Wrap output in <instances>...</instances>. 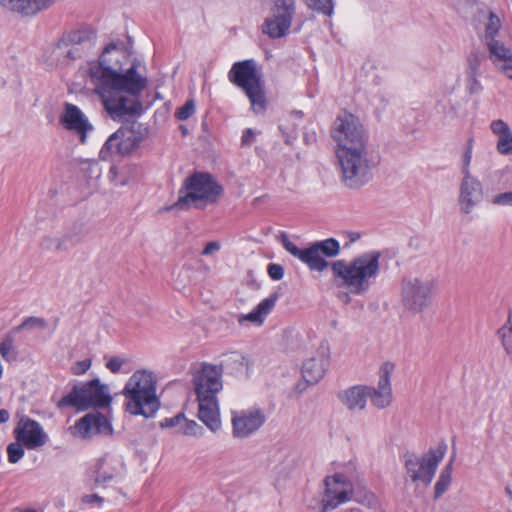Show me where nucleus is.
<instances>
[{
  "mask_svg": "<svg viewBox=\"0 0 512 512\" xmlns=\"http://www.w3.org/2000/svg\"><path fill=\"white\" fill-rule=\"evenodd\" d=\"M114 43L108 44L96 63L90 64L89 75L95 85V93L112 119L139 116L143 111L140 94L146 88L147 79L137 73L132 65L122 73L120 55Z\"/></svg>",
  "mask_w": 512,
  "mask_h": 512,
  "instance_id": "obj_1",
  "label": "nucleus"
},
{
  "mask_svg": "<svg viewBox=\"0 0 512 512\" xmlns=\"http://www.w3.org/2000/svg\"><path fill=\"white\" fill-rule=\"evenodd\" d=\"M331 136L337 144L335 154L345 186L356 189L366 184L371 170L378 164V157L360 119L343 111L333 123Z\"/></svg>",
  "mask_w": 512,
  "mask_h": 512,
  "instance_id": "obj_2",
  "label": "nucleus"
},
{
  "mask_svg": "<svg viewBox=\"0 0 512 512\" xmlns=\"http://www.w3.org/2000/svg\"><path fill=\"white\" fill-rule=\"evenodd\" d=\"M340 243L335 238L316 241L309 246V269L322 272L331 266L337 286L354 295H363L371 287L379 273L380 253H364L350 262L337 260L331 264L324 258L336 257L340 253Z\"/></svg>",
  "mask_w": 512,
  "mask_h": 512,
  "instance_id": "obj_3",
  "label": "nucleus"
},
{
  "mask_svg": "<svg viewBox=\"0 0 512 512\" xmlns=\"http://www.w3.org/2000/svg\"><path fill=\"white\" fill-rule=\"evenodd\" d=\"M198 401V418L213 432L221 428L216 394L222 389L221 372L216 366L204 363L193 377Z\"/></svg>",
  "mask_w": 512,
  "mask_h": 512,
  "instance_id": "obj_4",
  "label": "nucleus"
},
{
  "mask_svg": "<svg viewBox=\"0 0 512 512\" xmlns=\"http://www.w3.org/2000/svg\"><path fill=\"white\" fill-rule=\"evenodd\" d=\"M122 394L126 398V410L133 415L152 417L159 409L156 380L152 372L138 370L125 384Z\"/></svg>",
  "mask_w": 512,
  "mask_h": 512,
  "instance_id": "obj_5",
  "label": "nucleus"
},
{
  "mask_svg": "<svg viewBox=\"0 0 512 512\" xmlns=\"http://www.w3.org/2000/svg\"><path fill=\"white\" fill-rule=\"evenodd\" d=\"M223 193V187L217 183L208 173L196 172L186 178L183 187L179 191L178 200L167 211L174 209L203 208L206 204L218 201Z\"/></svg>",
  "mask_w": 512,
  "mask_h": 512,
  "instance_id": "obj_6",
  "label": "nucleus"
},
{
  "mask_svg": "<svg viewBox=\"0 0 512 512\" xmlns=\"http://www.w3.org/2000/svg\"><path fill=\"white\" fill-rule=\"evenodd\" d=\"M228 78L231 83L241 88L249 98L252 110L263 113L267 108L261 76L257 72L254 60H244L232 65Z\"/></svg>",
  "mask_w": 512,
  "mask_h": 512,
  "instance_id": "obj_7",
  "label": "nucleus"
},
{
  "mask_svg": "<svg viewBox=\"0 0 512 512\" xmlns=\"http://www.w3.org/2000/svg\"><path fill=\"white\" fill-rule=\"evenodd\" d=\"M112 401L107 386L101 384L98 378L86 383L75 384L72 390L57 403L58 408L73 407L84 411L90 407L104 408Z\"/></svg>",
  "mask_w": 512,
  "mask_h": 512,
  "instance_id": "obj_8",
  "label": "nucleus"
},
{
  "mask_svg": "<svg viewBox=\"0 0 512 512\" xmlns=\"http://www.w3.org/2000/svg\"><path fill=\"white\" fill-rule=\"evenodd\" d=\"M437 281L430 277L406 276L401 281V302L408 311L421 313L432 302Z\"/></svg>",
  "mask_w": 512,
  "mask_h": 512,
  "instance_id": "obj_9",
  "label": "nucleus"
},
{
  "mask_svg": "<svg viewBox=\"0 0 512 512\" xmlns=\"http://www.w3.org/2000/svg\"><path fill=\"white\" fill-rule=\"evenodd\" d=\"M446 449L447 445L442 442L436 450L431 449L423 456L405 453L404 465L411 480L428 486L435 475L438 464L444 458Z\"/></svg>",
  "mask_w": 512,
  "mask_h": 512,
  "instance_id": "obj_10",
  "label": "nucleus"
},
{
  "mask_svg": "<svg viewBox=\"0 0 512 512\" xmlns=\"http://www.w3.org/2000/svg\"><path fill=\"white\" fill-rule=\"evenodd\" d=\"M294 14V0H274L271 16L265 19L262 32L272 39L284 37L291 27Z\"/></svg>",
  "mask_w": 512,
  "mask_h": 512,
  "instance_id": "obj_11",
  "label": "nucleus"
},
{
  "mask_svg": "<svg viewBox=\"0 0 512 512\" xmlns=\"http://www.w3.org/2000/svg\"><path fill=\"white\" fill-rule=\"evenodd\" d=\"M325 490L321 501V512L333 510L339 505L349 501L353 494L352 482L342 473L326 476Z\"/></svg>",
  "mask_w": 512,
  "mask_h": 512,
  "instance_id": "obj_12",
  "label": "nucleus"
},
{
  "mask_svg": "<svg viewBox=\"0 0 512 512\" xmlns=\"http://www.w3.org/2000/svg\"><path fill=\"white\" fill-rule=\"evenodd\" d=\"M96 40V32L90 27H81L63 35L59 40L57 48H68L65 57L76 60L82 57L84 49L93 46Z\"/></svg>",
  "mask_w": 512,
  "mask_h": 512,
  "instance_id": "obj_13",
  "label": "nucleus"
},
{
  "mask_svg": "<svg viewBox=\"0 0 512 512\" xmlns=\"http://www.w3.org/2000/svg\"><path fill=\"white\" fill-rule=\"evenodd\" d=\"M232 434L235 438H248L257 432L266 422L262 409L252 407L247 410L232 413Z\"/></svg>",
  "mask_w": 512,
  "mask_h": 512,
  "instance_id": "obj_14",
  "label": "nucleus"
},
{
  "mask_svg": "<svg viewBox=\"0 0 512 512\" xmlns=\"http://www.w3.org/2000/svg\"><path fill=\"white\" fill-rule=\"evenodd\" d=\"M125 471L124 462L115 456L104 455L99 458L91 472L93 488L105 487V484L120 478Z\"/></svg>",
  "mask_w": 512,
  "mask_h": 512,
  "instance_id": "obj_15",
  "label": "nucleus"
},
{
  "mask_svg": "<svg viewBox=\"0 0 512 512\" xmlns=\"http://www.w3.org/2000/svg\"><path fill=\"white\" fill-rule=\"evenodd\" d=\"M14 435L16 440L27 449L44 446L48 439L40 423L26 416L21 417L18 421Z\"/></svg>",
  "mask_w": 512,
  "mask_h": 512,
  "instance_id": "obj_16",
  "label": "nucleus"
},
{
  "mask_svg": "<svg viewBox=\"0 0 512 512\" xmlns=\"http://www.w3.org/2000/svg\"><path fill=\"white\" fill-rule=\"evenodd\" d=\"M60 123L65 129L75 133L82 144L86 143L88 134L94 129L81 109L72 103L65 104Z\"/></svg>",
  "mask_w": 512,
  "mask_h": 512,
  "instance_id": "obj_17",
  "label": "nucleus"
},
{
  "mask_svg": "<svg viewBox=\"0 0 512 512\" xmlns=\"http://www.w3.org/2000/svg\"><path fill=\"white\" fill-rule=\"evenodd\" d=\"M76 433L82 439H89L97 434H112V426L101 413H88L80 418L74 426Z\"/></svg>",
  "mask_w": 512,
  "mask_h": 512,
  "instance_id": "obj_18",
  "label": "nucleus"
},
{
  "mask_svg": "<svg viewBox=\"0 0 512 512\" xmlns=\"http://www.w3.org/2000/svg\"><path fill=\"white\" fill-rule=\"evenodd\" d=\"M483 198V187L481 182L472 175L463 176L459 191L460 210L464 214H470L474 207Z\"/></svg>",
  "mask_w": 512,
  "mask_h": 512,
  "instance_id": "obj_19",
  "label": "nucleus"
},
{
  "mask_svg": "<svg viewBox=\"0 0 512 512\" xmlns=\"http://www.w3.org/2000/svg\"><path fill=\"white\" fill-rule=\"evenodd\" d=\"M367 397L371 404L379 409L389 406L392 402V388L390 383L389 365L385 364L380 370L377 387L366 386Z\"/></svg>",
  "mask_w": 512,
  "mask_h": 512,
  "instance_id": "obj_20",
  "label": "nucleus"
},
{
  "mask_svg": "<svg viewBox=\"0 0 512 512\" xmlns=\"http://www.w3.org/2000/svg\"><path fill=\"white\" fill-rule=\"evenodd\" d=\"M488 50V58L496 69L512 80V52L499 40H491L485 43Z\"/></svg>",
  "mask_w": 512,
  "mask_h": 512,
  "instance_id": "obj_21",
  "label": "nucleus"
},
{
  "mask_svg": "<svg viewBox=\"0 0 512 512\" xmlns=\"http://www.w3.org/2000/svg\"><path fill=\"white\" fill-rule=\"evenodd\" d=\"M222 373L225 370L227 373L235 376H248L251 362L248 357L238 351H231L221 355L219 366L215 365Z\"/></svg>",
  "mask_w": 512,
  "mask_h": 512,
  "instance_id": "obj_22",
  "label": "nucleus"
},
{
  "mask_svg": "<svg viewBox=\"0 0 512 512\" xmlns=\"http://www.w3.org/2000/svg\"><path fill=\"white\" fill-rule=\"evenodd\" d=\"M55 2L56 0H0V5L23 16H34Z\"/></svg>",
  "mask_w": 512,
  "mask_h": 512,
  "instance_id": "obj_23",
  "label": "nucleus"
},
{
  "mask_svg": "<svg viewBox=\"0 0 512 512\" xmlns=\"http://www.w3.org/2000/svg\"><path fill=\"white\" fill-rule=\"evenodd\" d=\"M329 365V357L323 350L316 356L307 359L302 366V376L308 384L319 382Z\"/></svg>",
  "mask_w": 512,
  "mask_h": 512,
  "instance_id": "obj_24",
  "label": "nucleus"
},
{
  "mask_svg": "<svg viewBox=\"0 0 512 512\" xmlns=\"http://www.w3.org/2000/svg\"><path fill=\"white\" fill-rule=\"evenodd\" d=\"M339 399L351 411L363 410L366 406V386H353L339 393Z\"/></svg>",
  "mask_w": 512,
  "mask_h": 512,
  "instance_id": "obj_25",
  "label": "nucleus"
},
{
  "mask_svg": "<svg viewBox=\"0 0 512 512\" xmlns=\"http://www.w3.org/2000/svg\"><path fill=\"white\" fill-rule=\"evenodd\" d=\"M278 298L279 296L277 293L271 294L269 297L263 299L253 311L246 315H242L239 322L246 320L254 323H263L266 316L275 307Z\"/></svg>",
  "mask_w": 512,
  "mask_h": 512,
  "instance_id": "obj_26",
  "label": "nucleus"
},
{
  "mask_svg": "<svg viewBox=\"0 0 512 512\" xmlns=\"http://www.w3.org/2000/svg\"><path fill=\"white\" fill-rule=\"evenodd\" d=\"M122 131H116L111 134L108 139L103 144L101 150L99 151V158L103 161H110L115 156H125L122 139L120 137Z\"/></svg>",
  "mask_w": 512,
  "mask_h": 512,
  "instance_id": "obj_27",
  "label": "nucleus"
},
{
  "mask_svg": "<svg viewBox=\"0 0 512 512\" xmlns=\"http://www.w3.org/2000/svg\"><path fill=\"white\" fill-rule=\"evenodd\" d=\"M118 131H122L120 137L126 155L134 151L144 140L145 134L141 130V126L121 127Z\"/></svg>",
  "mask_w": 512,
  "mask_h": 512,
  "instance_id": "obj_28",
  "label": "nucleus"
},
{
  "mask_svg": "<svg viewBox=\"0 0 512 512\" xmlns=\"http://www.w3.org/2000/svg\"><path fill=\"white\" fill-rule=\"evenodd\" d=\"M497 334L501 339L502 346L512 362V316L509 315L506 323L498 329Z\"/></svg>",
  "mask_w": 512,
  "mask_h": 512,
  "instance_id": "obj_29",
  "label": "nucleus"
},
{
  "mask_svg": "<svg viewBox=\"0 0 512 512\" xmlns=\"http://www.w3.org/2000/svg\"><path fill=\"white\" fill-rule=\"evenodd\" d=\"M452 461L451 459L446 467L441 471L439 478L435 484L434 497L437 499L441 497L451 484V473H452Z\"/></svg>",
  "mask_w": 512,
  "mask_h": 512,
  "instance_id": "obj_30",
  "label": "nucleus"
},
{
  "mask_svg": "<svg viewBox=\"0 0 512 512\" xmlns=\"http://www.w3.org/2000/svg\"><path fill=\"white\" fill-rule=\"evenodd\" d=\"M281 243L292 256L298 258L302 263L309 267V247L305 249L298 248L292 241L289 240L286 234L281 235Z\"/></svg>",
  "mask_w": 512,
  "mask_h": 512,
  "instance_id": "obj_31",
  "label": "nucleus"
},
{
  "mask_svg": "<svg viewBox=\"0 0 512 512\" xmlns=\"http://www.w3.org/2000/svg\"><path fill=\"white\" fill-rule=\"evenodd\" d=\"M0 355L5 361H16L18 357V352L14 346L13 332H10L7 335H5L3 340L0 342Z\"/></svg>",
  "mask_w": 512,
  "mask_h": 512,
  "instance_id": "obj_32",
  "label": "nucleus"
},
{
  "mask_svg": "<svg viewBox=\"0 0 512 512\" xmlns=\"http://www.w3.org/2000/svg\"><path fill=\"white\" fill-rule=\"evenodd\" d=\"M40 247L44 251L62 252L68 250L65 239L62 236H44L40 241Z\"/></svg>",
  "mask_w": 512,
  "mask_h": 512,
  "instance_id": "obj_33",
  "label": "nucleus"
},
{
  "mask_svg": "<svg viewBox=\"0 0 512 512\" xmlns=\"http://www.w3.org/2000/svg\"><path fill=\"white\" fill-rule=\"evenodd\" d=\"M178 433L185 436L200 437L204 434V429L194 420H189L183 415Z\"/></svg>",
  "mask_w": 512,
  "mask_h": 512,
  "instance_id": "obj_34",
  "label": "nucleus"
},
{
  "mask_svg": "<svg viewBox=\"0 0 512 512\" xmlns=\"http://www.w3.org/2000/svg\"><path fill=\"white\" fill-rule=\"evenodd\" d=\"M501 22L498 16L490 12L488 21L485 24L484 42L488 43L491 40H497L495 37L499 32Z\"/></svg>",
  "mask_w": 512,
  "mask_h": 512,
  "instance_id": "obj_35",
  "label": "nucleus"
},
{
  "mask_svg": "<svg viewBox=\"0 0 512 512\" xmlns=\"http://www.w3.org/2000/svg\"><path fill=\"white\" fill-rule=\"evenodd\" d=\"M487 55L485 52L472 51L467 58V69L468 73L480 74V67L486 61Z\"/></svg>",
  "mask_w": 512,
  "mask_h": 512,
  "instance_id": "obj_36",
  "label": "nucleus"
},
{
  "mask_svg": "<svg viewBox=\"0 0 512 512\" xmlns=\"http://www.w3.org/2000/svg\"><path fill=\"white\" fill-rule=\"evenodd\" d=\"M306 5L309 9L329 17L334 12L333 0H306Z\"/></svg>",
  "mask_w": 512,
  "mask_h": 512,
  "instance_id": "obj_37",
  "label": "nucleus"
},
{
  "mask_svg": "<svg viewBox=\"0 0 512 512\" xmlns=\"http://www.w3.org/2000/svg\"><path fill=\"white\" fill-rule=\"evenodd\" d=\"M47 322L45 319L40 317H28L19 326H17L13 332H19L24 329H46Z\"/></svg>",
  "mask_w": 512,
  "mask_h": 512,
  "instance_id": "obj_38",
  "label": "nucleus"
},
{
  "mask_svg": "<svg viewBox=\"0 0 512 512\" xmlns=\"http://www.w3.org/2000/svg\"><path fill=\"white\" fill-rule=\"evenodd\" d=\"M22 445V443L16 440V442L10 443L7 446L8 461L10 463L15 464L24 456L25 451Z\"/></svg>",
  "mask_w": 512,
  "mask_h": 512,
  "instance_id": "obj_39",
  "label": "nucleus"
},
{
  "mask_svg": "<svg viewBox=\"0 0 512 512\" xmlns=\"http://www.w3.org/2000/svg\"><path fill=\"white\" fill-rule=\"evenodd\" d=\"M497 150L502 155L512 154V131L498 137Z\"/></svg>",
  "mask_w": 512,
  "mask_h": 512,
  "instance_id": "obj_40",
  "label": "nucleus"
},
{
  "mask_svg": "<svg viewBox=\"0 0 512 512\" xmlns=\"http://www.w3.org/2000/svg\"><path fill=\"white\" fill-rule=\"evenodd\" d=\"M472 150H473V139L470 138L467 142L466 149L462 156V168L461 172L463 176H469L470 173V163L472 160Z\"/></svg>",
  "mask_w": 512,
  "mask_h": 512,
  "instance_id": "obj_41",
  "label": "nucleus"
},
{
  "mask_svg": "<svg viewBox=\"0 0 512 512\" xmlns=\"http://www.w3.org/2000/svg\"><path fill=\"white\" fill-rule=\"evenodd\" d=\"M195 112V103L194 100L189 99L185 102V104L180 107L175 115L178 120L184 121L191 117Z\"/></svg>",
  "mask_w": 512,
  "mask_h": 512,
  "instance_id": "obj_42",
  "label": "nucleus"
},
{
  "mask_svg": "<svg viewBox=\"0 0 512 512\" xmlns=\"http://www.w3.org/2000/svg\"><path fill=\"white\" fill-rule=\"evenodd\" d=\"M62 237L65 239V245H68V247L82 242L84 238L81 229L78 227H74L72 230L63 234Z\"/></svg>",
  "mask_w": 512,
  "mask_h": 512,
  "instance_id": "obj_43",
  "label": "nucleus"
},
{
  "mask_svg": "<svg viewBox=\"0 0 512 512\" xmlns=\"http://www.w3.org/2000/svg\"><path fill=\"white\" fill-rule=\"evenodd\" d=\"M479 75L466 72V89L470 94H476L482 90V85L478 80Z\"/></svg>",
  "mask_w": 512,
  "mask_h": 512,
  "instance_id": "obj_44",
  "label": "nucleus"
},
{
  "mask_svg": "<svg viewBox=\"0 0 512 512\" xmlns=\"http://www.w3.org/2000/svg\"><path fill=\"white\" fill-rule=\"evenodd\" d=\"M104 498L97 493L85 494L81 497V503L91 508H101Z\"/></svg>",
  "mask_w": 512,
  "mask_h": 512,
  "instance_id": "obj_45",
  "label": "nucleus"
},
{
  "mask_svg": "<svg viewBox=\"0 0 512 512\" xmlns=\"http://www.w3.org/2000/svg\"><path fill=\"white\" fill-rule=\"evenodd\" d=\"M491 131L498 137L511 131L508 124L501 119L493 120L490 124Z\"/></svg>",
  "mask_w": 512,
  "mask_h": 512,
  "instance_id": "obj_46",
  "label": "nucleus"
},
{
  "mask_svg": "<svg viewBox=\"0 0 512 512\" xmlns=\"http://www.w3.org/2000/svg\"><path fill=\"white\" fill-rule=\"evenodd\" d=\"M492 203L499 206H512V191L495 195L492 198Z\"/></svg>",
  "mask_w": 512,
  "mask_h": 512,
  "instance_id": "obj_47",
  "label": "nucleus"
},
{
  "mask_svg": "<svg viewBox=\"0 0 512 512\" xmlns=\"http://www.w3.org/2000/svg\"><path fill=\"white\" fill-rule=\"evenodd\" d=\"M183 415H184L183 413H178L177 415H175L173 417L165 418L164 420H162L160 422V427L162 429L175 427L178 430L180 427V423L183 419Z\"/></svg>",
  "mask_w": 512,
  "mask_h": 512,
  "instance_id": "obj_48",
  "label": "nucleus"
},
{
  "mask_svg": "<svg viewBox=\"0 0 512 512\" xmlns=\"http://www.w3.org/2000/svg\"><path fill=\"white\" fill-rule=\"evenodd\" d=\"M268 275L273 280H280L284 276V268L280 264L271 263L267 268Z\"/></svg>",
  "mask_w": 512,
  "mask_h": 512,
  "instance_id": "obj_49",
  "label": "nucleus"
},
{
  "mask_svg": "<svg viewBox=\"0 0 512 512\" xmlns=\"http://www.w3.org/2000/svg\"><path fill=\"white\" fill-rule=\"evenodd\" d=\"M90 366H91L90 359H84L81 361H77L71 367V372L74 375H81V374H84L90 368Z\"/></svg>",
  "mask_w": 512,
  "mask_h": 512,
  "instance_id": "obj_50",
  "label": "nucleus"
},
{
  "mask_svg": "<svg viewBox=\"0 0 512 512\" xmlns=\"http://www.w3.org/2000/svg\"><path fill=\"white\" fill-rule=\"evenodd\" d=\"M124 364V361L120 359L119 357H111L107 363L106 367L112 372V373H118Z\"/></svg>",
  "mask_w": 512,
  "mask_h": 512,
  "instance_id": "obj_51",
  "label": "nucleus"
},
{
  "mask_svg": "<svg viewBox=\"0 0 512 512\" xmlns=\"http://www.w3.org/2000/svg\"><path fill=\"white\" fill-rule=\"evenodd\" d=\"M254 140H255L254 131L251 128L246 129L241 137L242 145L249 146L254 142Z\"/></svg>",
  "mask_w": 512,
  "mask_h": 512,
  "instance_id": "obj_52",
  "label": "nucleus"
},
{
  "mask_svg": "<svg viewBox=\"0 0 512 512\" xmlns=\"http://www.w3.org/2000/svg\"><path fill=\"white\" fill-rule=\"evenodd\" d=\"M220 243L217 241L208 242L202 251V255H211L220 250Z\"/></svg>",
  "mask_w": 512,
  "mask_h": 512,
  "instance_id": "obj_53",
  "label": "nucleus"
},
{
  "mask_svg": "<svg viewBox=\"0 0 512 512\" xmlns=\"http://www.w3.org/2000/svg\"><path fill=\"white\" fill-rule=\"evenodd\" d=\"M9 419V412L5 409H0V424L7 422Z\"/></svg>",
  "mask_w": 512,
  "mask_h": 512,
  "instance_id": "obj_54",
  "label": "nucleus"
},
{
  "mask_svg": "<svg viewBox=\"0 0 512 512\" xmlns=\"http://www.w3.org/2000/svg\"><path fill=\"white\" fill-rule=\"evenodd\" d=\"M340 299L344 301L345 303H349L351 298L348 293H342L339 295Z\"/></svg>",
  "mask_w": 512,
  "mask_h": 512,
  "instance_id": "obj_55",
  "label": "nucleus"
},
{
  "mask_svg": "<svg viewBox=\"0 0 512 512\" xmlns=\"http://www.w3.org/2000/svg\"><path fill=\"white\" fill-rule=\"evenodd\" d=\"M18 512H37L34 509L19 510Z\"/></svg>",
  "mask_w": 512,
  "mask_h": 512,
  "instance_id": "obj_56",
  "label": "nucleus"
},
{
  "mask_svg": "<svg viewBox=\"0 0 512 512\" xmlns=\"http://www.w3.org/2000/svg\"><path fill=\"white\" fill-rule=\"evenodd\" d=\"M506 492L510 497L512 496V492L509 487L506 488Z\"/></svg>",
  "mask_w": 512,
  "mask_h": 512,
  "instance_id": "obj_57",
  "label": "nucleus"
},
{
  "mask_svg": "<svg viewBox=\"0 0 512 512\" xmlns=\"http://www.w3.org/2000/svg\"><path fill=\"white\" fill-rule=\"evenodd\" d=\"M358 238H359V235L357 234V235L353 236V237L351 238V240H352V241H354L355 239H358Z\"/></svg>",
  "mask_w": 512,
  "mask_h": 512,
  "instance_id": "obj_58",
  "label": "nucleus"
},
{
  "mask_svg": "<svg viewBox=\"0 0 512 512\" xmlns=\"http://www.w3.org/2000/svg\"><path fill=\"white\" fill-rule=\"evenodd\" d=\"M509 512H512V510H511V511H509Z\"/></svg>",
  "mask_w": 512,
  "mask_h": 512,
  "instance_id": "obj_59",
  "label": "nucleus"
}]
</instances>
